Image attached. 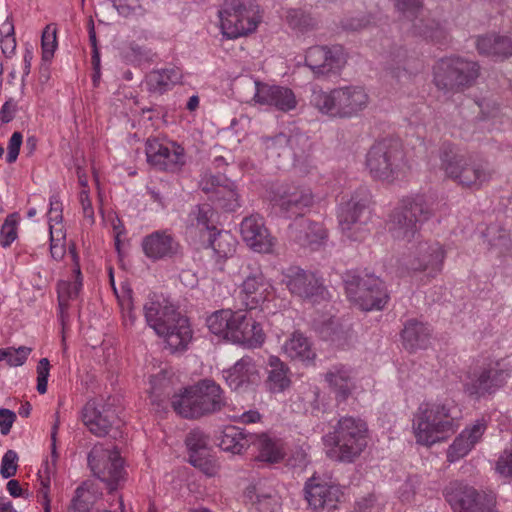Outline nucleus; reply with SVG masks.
<instances>
[{"instance_id":"24","label":"nucleus","mask_w":512,"mask_h":512,"mask_svg":"<svg viewBox=\"0 0 512 512\" xmlns=\"http://www.w3.org/2000/svg\"><path fill=\"white\" fill-rule=\"evenodd\" d=\"M144 255L152 261L172 258L179 253L180 245L167 230H157L142 239Z\"/></svg>"},{"instance_id":"41","label":"nucleus","mask_w":512,"mask_h":512,"mask_svg":"<svg viewBox=\"0 0 512 512\" xmlns=\"http://www.w3.org/2000/svg\"><path fill=\"white\" fill-rule=\"evenodd\" d=\"M58 429V422H56L52 428L51 438H52V466H50L49 462L46 461L43 469L39 471L38 477L40 481V488L38 490V498L39 502L43 506L44 512H50V475L55 471V462L57 459L56 453V434Z\"/></svg>"},{"instance_id":"5","label":"nucleus","mask_w":512,"mask_h":512,"mask_svg":"<svg viewBox=\"0 0 512 512\" xmlns=\"http://www.w3.org/2000/svg\"><path fill=\"white\" fill-rule=\"evenodd\" d=\"M310 103L331 118L351 119L367 108L369 95L363 86L347 85L329 92L313 90Z\"/></svg>"},{"instance_id":"12","label":"nucleus","mask_w":512,"mask_h":512,"mask_svg":"<svg viewBox=\"0 0 512 512\" xmlns=\"http://www.w3.org/2000/svg\"><path fill=\"white\" fill-rule=\"evenodd\" d=\"M345 289L349 299L364 311L381 310L388 300L383 282L374 275H348Z\"/></svg>"},{"instance_id":"8","label":"nucleus","mask_w":512,"mask_h":512,"mask_svg":"<svg viewBox=\"0 0 512 512\" xmlns=\"http://www.w3.org/2000/svg\"><path fill=\"white\" fill-rule=\"evenodd\" d=\"M510 376L511 368L504 359H488L466 373L464 391L477 399L486 397L504 387Z\"/></svg>"},{"instance_id":"42","label":"nucleus","mask_w":512,"mask_h":512,"mask_svg":"<svg viewBox=\"0 0 512 512\" xmlns=\"http://www.w3.org/2000/svg\"><path fill=\"white\" fill-rule=\"evenodd\" d=\"M267 387L270 392L280 393L291 385L288 366L276 356L268 359Z\"/></svg>"},{"instance_id":"43","label":"nucleus","mask_w":512,"mask_h":512,"mask_svg":"<svg viewBox=\"0 0 512 512\" xmlns=\"http://www.w3.org/2000/svg\"><path fill=\"white\" fill-rule=\"evenodd\" d=\"M251 444L257 448V458L260 461L276 463L284 457L282 442L279 439L270 437L268 434H253Z\"/></svg>"},{"instance_id":"63","label":"nucleus","mask_w":512,"mask_h":512,"mask_svg":"<svg viewBox=\"0 0 512 512\" xmlns=\"http://www.w3.org/2000/svg\"><path fill=\"white\" fill-rule=\"evenodd\" d=\"M22 134L20 132H14L8 143V153L6 160L8 163H14L19 155L20 147L22 144Z\"/></svg>"},{"instance_id":"53","label":"nucleus","mask_w":512,"mask_h":512,"mask_svg":"<svg viewBox=\"0 0 512 512\" xmlns=\"http://www.w3.org/2000/svg\"><path fill=\"white\" fill-rule=\"evenodd\" d=\"M17 218V214H10L1 227L0 243L3 247L10 246L17 238Z\"/></svg>"},{"instance_id":"30","label":"nucleus","mask_w":512,"mask_h":512,"mask_svg":"<svg viewBox=\"0 0 512 512\" xmlns=\"http://www.w3.org/2000/svg\"><path fill=\"white\" fill-rule=\"evenodd\" d=\"M485 430L486 423L483 419L476 420L471 427L464 429L449 446L447 451L448 461L455 462L466 456L482 438Z\"/></svg>"},{"instance_id":"7","label":"nucleus","mask_w":512,"mask_h":512,"mask_svg":"<svg viewBox=\"0 0 512 512\" xmlns=\"http://www.w3.org/2000/svg\"><path fill=\"white\" fill-rule=\"evenodd\" d=\"M226 405L221 387L211 380H202L185 388L171 400L173 410L183 418L195 419L220 411Z\"/></svg>"},{"instance_id":"31","label":"nucleus","mask_w":512,"mask_h":512,"mask_svg":"<svg viewBox=\"0 0 512 512\" xmlns=\"http://www.w3.org/2000/svg\"><path fill=\"white\" fill-rule=\"evenodd\" d=\"M243 314L242 311L220 309L207 317L206 325L211 333L231 342V333L241 324Z\"/></svg>"},{"instance_id":"37","label":"nucleus","mask_w":512,"mask_h":512,"mask_svg":"<svg viewBox=\"0 0 512 512\" xmlns=\"http://www.w3.org/2000/svg\"><path fill=\"white\" fill-rule=\"evenodd\" d=\"M429 327L417 320H408L401 333L403 346L410 352L426 349L430 343Z\"/></svg>"},{"instance_id":"44","label":"nucleus","mask_w":512,"mask_h":512,"mask_svg":"<svg viewBox=\"0 0 512 512\" xmlns=\"http://www.w3.org/2000/svg\"><path fill=\"white\" fill-rule=\"evenodd\" d=\"M268 285L265 283V279L262 274L248 276L242 284V292L246 295L247 305L250 308L263 302L267 297Z\"/></svg>"},{"instance_id":"56","label":"nucleus","mask_w":512,"mask_h":512,"mask_svg":"<svg viewBox=\"0 0 512 512\" xmlns=\"http://www.w3.org/2000/svg\"><path fill=\"white\" fill-rule=\"evenodd\" d=\"M5 351L8 352V355L4 359L6 360L7 364L11 367H18L22 366L26 362L32 349L26 346H20L17 349L8 347L5 348Z\"/></svg>"},{"instance_id":"60","label":"nucleus","mask_w":512,"mask_h":512,"mask_svg":"<svg viewBox=\"0 0 512 512\" xmlns=\"http://www.w3.org/2000/svg\"><path fill=\"white\" fill-rule=\"evenodd\" d=\"M50 209L48 211V223L49 228L53 223L60 224L62 222V202L58 194H54L50 197Z\"/></svg>"},{"instance_id":"10","label":"nucleus","mask_w":512,"mask_h":512,"mask_svg":"<svg viewBox=\"0 0 512 512\" xmlns=\"http://www.w3.org/2000/svg\"><path fill=\"white\" fill-rule=\"evenodd\" d=\"M479 70L475 61L460 57L444 58L433 68V82L444 92H459L475 83Z\"/></svg>"},{"instance_id":"57","label":"nucleus","mask_w":512,"mask_h":512,"mask_svg":"<svg viewBox=\"0 0 512 512\" xmlns=\"http://www.w3.org/2000/svg\"><path fill=\"white\" fill-rule=\"evenodd\" d=\"M119 305L121 308L123 324L125 327L134 326L137 316L134 313L131 292L128 291L127 295L119 298Z\"/></svg>"},{"instance_id":"62","label":"nucleus","mask_w":512,"mask_h":512,"mask_svg":"<svg viewBox=\"0 0 512 512\" xmlns=\"http://www.w3.org/2000/svg\"><path fill=\"white\" fill-rule=\"evenodd\" d=\"M496 471L502 477H512V448L503 451L496 463Z\"/></svg>"},{"instance_id":"46","label":"nucleus","mask_w":512,"mask_h":512,"mask_svg":"<svg viewBox=\"0 0 512 512\" xmlns=\"http://www.w3.org/2000/svg\"><path fill=\"white\" fill-rule=\"evenodd\" d=\"M214 216L215 211L209 204L198 205L189 214L190 225L199 231H214Z\"/></svg>"},{"instance_id":"39","label":"nucleus","mask_w":512,"mask_h":512,"mask_svg":"<svg viewBox=\"0 0 512 512\" xmlns=\"http://www.w3.org/2000/svg\"><path fill=\"white\" fill-rule=\"evenodd\" d=\"M282 350L290 359L303 363H312L316 357L310 340L300 332H294L291 337L285 341Z\"/></svg>"},{"instance_id":"52","label":"nucleus","mask_w":512,"mask_h":512,"mask_svg":"<svg viewBox=\"0 0 512 512\" xmlns=\"http://www.w3.org/2000/svg\"><path fill=\"white\" fill-rule=\"evenodd\" d=\"M42 61L49 62L57 47L56 28L47 25L42 33Z\"/></svg>"},{"instance_id":"47","label":"nucleus","mask_w":512,"mask_h":512,"mask_svg":"<svg viewBox=\"0 0 512 512\" xmlns=\"http://www.w3.org/2000/svg\"><path fill=\"white\" fill-rule=\"evenodd\" d=\"M484 237L490 248L497 250L499 254L506 253L511 247L510 233L500 225L492 224L488 226L484 232Z\"/></svg>"},{"instance_id":"22","label":"nucleus","mask_w":512,"mask_h":512,"mask_svg":"<svg viewBox=\"0 0 512 512\" xmlns=\"http://www.w3.org/2000/svg\"><path fill=\"white\" fill-rule=\"evenodd\" d=\"M223 377L230 389L238 393L251 390L260 381L258 367L250 356L242 357L231 368L224 370Z\"/></svg>"},{"instance_id":"9","label":"nucleus","mask_w":512,"mask_h":512,"mask_svg":"<svg viewBox=\"0 0 512 512\" xmlns=\"http://www.w3.org/2000/svg\"><path fill=\"white\" fill-rule=\"evenodd\" d=\"M218 14L222 33L230 39L255 31L261 21L259 6L253 0H224Z\"/></svg>"},{"instance_id":"2","label":"nucleus","mask_w":512,"mask_h":512,"mask_svg":"<svg viewBox=\"0 0 512 512\" xmlns=\"http://www.w3.org/2000/svg\"><path fill=\"white\" fill-rule=\"evenodd\" d=\"M439 160L440 168L447 178L462 188L473 191L482 189L496 174V170L487 160L466 157L450 142L441 144Z\"/></svg>"},{"instance_id":"3","label":"nucleus","mask_w":512,"mask_h":512,"mask_svg":"<svg viewBox=\"0 0 512 512\" xmlns=\"http://www.w3.org/2000/svg\"><path fill=\"white\" fill-rule=\"evenodd\" d=\"M368 427L360 418L341 417L332 432L323 437L327 456L335 461L351 463L367 446Z\"/></svg>"},{"instance_id":"51","label":"nucleus","mask_w":512,"mask_h":512,"mask_svg":"<svg viewBox=\"0 0 512 512\" xmlns=\"http://www.w3.org/2000/svg\"><path fill=\"white\" fill-rule=\"evenodd\" d=\"M185 443L190 452L189 458L193 455H204L208 453V436L199 429H194L189 432Z\"/></svg>"},{"instance_id":"29","label":"nucleus","mask_w":512,"mask_h":512,"mask_svg":"<svg viewBox=\"0 0 512 512\" xmlns=\"http://www.w3.org/2000/svg\"><path fill=\"white\" fill-rule=\"evenodd\" d=\"M82 418L91 433L98 437H103L108 434L112 427L115 415L112 409L105 408L103 405L92 400L88 401L84 406Z\"/></svg>"},{"instance_id":"33","label":"nucleus","mask_w":512,"mask_h":512,"mask_svg":"<svg viewBox=\"0 0 512 512\" xmlns=\"http://www.w3.org/2000/svg\"><path fill=\"white\" fill-rule=\"evenodd\" d=\"M291 237L301 246L314 249L320 246L327 238V232L321 223L306 219L290 226Z\"/></svg>"},{"instance_id":"4","label":"nucleus","mask_w":512,"mask_h":512,"mask_svg":"<svg viewBox=\"0 0 512 512\" xmlns=\"http://www.w3.org/2000/svg\"><path fill=\"white\" fill-rule=\"evenodd\" d=\"M435 199L419 193L404 197L393 210L389 220V232L399 241L410 242L419 234L421 225L435 212Z\"/></svg>"},{"instance_id":"35","label":"nucleus","mask_w":512,"mask_h":512,"mask_svg":"<svg viewBox=\"0 0 512 512\" xmlns=\"http://www.w3.org/2000/svg\"><path fill=\"white\" fill-rule=\"evenodd\" d=\"M325 382L338 402L346 401L355 388L351 370L344 365H335L324 375Z\"/></svg>"},{"instance_id":"48","label":"nucleus","mask_w":512,"mask_h":512,"mask_svg":"<svg viewBox=\"0 0 512 512\" xmlns=\"http://www.w3.org/2000/svg\"><path fill=\"white\" fill-rule=\"evenodd\" d=\"M95 494L90 487L83 483L75 490L68 512H89L95 503Z\"/></svg>"},{"instance_id":"40","label":"nucleus","mask_w":512,"mask_h":512,"mask_svg":"<svg viewBox=\"0 0 512 512\" xmlns=\"http://www.w3.org/2000/svg\"><path fill=\"white\" fill-rule=\"evenodd\" d=\"M253 441V434L235 426L226 427L220 436L219 447L232 454H241Z\"/></svg>"},{"instance_id":"59","label":"nucleus","mask_w":512,"mask_h":512,"mask_svg":"<svg viewBox=\"0 0 512 512\" xmlns=\"http://www.w3.org/2000/svg\"><path fill=\"white\" fill-rule=\"evenodd\" d=\"M50 363L47 358H42L37 365V391L40 394L47 392Z\"/></svg>"},{"instance_id":"61","label":"nucleus","mask_w":512,"mask_h":512,"mask_svg":"<svg viewBox=\"0 0 512 512\" xmlns=\"http://www.w3.org/2000/svg\"><path fill=\"white\" fill-rule=\"evenodd\" d=\"M88 33H89V41L92 46V65L96 72L95 76H99L100 71V53L97 47V38L94 27L93 19H90L88 22Z\"/></svg>"},{"instance_id":"27","label":"nucleus","mask_w":512,"mask_h":512,"mask_svg":"<svg viewBox=\"0 0 512 512\" xmlns=\"http://www.w3.org/2000/svg\"><path fill=\"white\" fill-rule=\"evenodd\" d=\"M203 191L211 194V199L226 211H235L240 206L234 183L221 175L207 177Z\"/></svg>"},{"instance_id":"50","label":"nucleus","mask_w":512,"mask_h":512,"mask_svg":"<svg viewBox=\"0 0 512 512\" xmlns=\"http://www.w3.org/2000/svg\"><path fill=\"white\" fill-rule=\"evenodd\" d=\"M387 69L392 77L397 79L406 76L409 69L407 51L403 48H399L395 52H392Z\"/></svg>"},{"instance_id":"26","label":"nucleus","mask_w":512,"mask_h":512,"mask_svg":"<svg viewBox=\"0 0 512 512\" xmlns=\"http://www.w3.org/2000/svg\"><path fill=\"white\" fill-rule=\"evenodd\" d=\"M255 84L256 92L254 94V100L256 103L273 106L283 112H288L296 108L297 100L291 89L260 82H256Z\"/></svg>"},{"instance_id":"19","label":"nucleus","mask_w":512,"mask_h":512,"mask_svg":"<svg viewBox=\"0 0 512 512\" xmlns=\"http://www.w3.org/2000/svg\"><path fill=\"white\" fill-rule=\"evenodd\" d=\"M345 64L341 47L315 45L307 49L305 65L312 71L315 78L337 74Z\"/></svg>"},{"instance_id":"25","label":"nucleus","mask_w":512,"mask_h":512,"mask_svg":"<svg viewBox=\"0 0 512 512\" xmlns=\"http://www.w3.org/2000/svg\"><path fill=\"white\" fill-rule=\"evenodd\" d=\"M177 309L161 296H150L143 306L145 320L156 334L167 333L166 325L175 321Z\"/></svg>"},{"instance_id":"38","label":"nucleus","mask_w":512,"mask_h":512,"mask_svg":"<svg viewBox=\"0 0 512 512\" xmlns=\"http://www.w3.org/2000/svg\"><path fill=\"white\" fill-rule=\"evenodd\" d=\"M181 78L182 73L180 69L171 67L149 72L146 75L145 84L150 93L162 95L179 83Z\"/></svg>"},{"instance_id":"13","label":"nucleus","mask_w":512,"mask_h":512,"mask_svg":"<svg viewBox=\"0 0 512 512\" xmlns=\"http://www.w3.org/2000/svg\"><path fill=\"white\" fill-rule=\"evenodd\" d=\"M88 465L93 475L106 483L110 491L124 479L123 459L114 446L95 444L88 454Z\"/></svg>"},{"instance_id":"11","label":"nucleus","mask_w":512,"mask_h":512,"mask_svg":"<svg viewBox=\"0 0 512 512\" xmlns=\"http://www.w3.org/2000/svg\"><path fill=\"white\" fill-rule=\"evenodd\" d=\"M445 257L439 242L420 241L411 248L403 265L411 275H420V281L426 284L442 272Z\"/></svg>"},{"instance_id":"14","label":"nucleus","mask_w":512,"mask_h":512,"mask_svg":"<svg viewBox=\"0 0 512 512\" xmlns=\"http://www.w3.org/2000/svg\"><path fill=\"white\" fill-rule=\"evenodd\" d=\"M371 212L365 200L351 198L341 205L338 213L339 228L344 237L351 241H363L370 233L368 223Z\"/></svg>"},{"instance_id":"32","label":"nucleus","mask_w":512,"mask_h":512,"mask_svg":"<svg viewBox=\"0 0 512 512\" xmlns=\"http://www.w3.org/2000/svg\"><path fill=\"white\" fill-rule=\"evenodd\" d=\"M231 336L232 343L240 344L247 348L261 347L266 338L261 324L246 312H244L241 318V324L237 325Z\"/></svg>"},{"instance_id":"34","label":"nucleus","mask_w":512,"mask_h":512,"mask_svg":"<svg viewBox=\"0 0 512 512\" xmlns=\"http://www.w3.org/2000/svg\"><path fill=\"white\" fill-rule=\"evenodd\" d=\"M175 321L166 325L167 333L157 334L163 337L171 352L185 350L192 339L189 321L176 311Z\"/></svg>"},{"instance_id":"21","label":"nucleus","mask_w":512,"mask_h":512,"mask_svg":"<svg viewBox=\"0 0 512 512\" xmlns=\"http://www.w3.org/2000/svg\"><path fill=\"white\" fill-rule=\"evenodd\" d=\"M243 241L258 253H272L276 239L265 226L263 217L258 214L245 217L240 224Z\"/></svg>"},{"instance_id":"45","label":"nucleus","mask_w":512,"mask_h":512,"mask_svg":"<svg viewBox=\"0 0 512 512\" xmlns=\"http://www.w3.org/2000/svg\"><path fill=\"white\" fill-rule=\"evenodd\" d=\"M209 243L215 255L221 260L232 257L236 251L237 240L228 231L214 233L210 237Z\"/></svg>"},{"instance_id":"36","label":"nucleus","mask_w":512,"mask_h":512,"mask_svg":"<svg viewBox=\"0 0 512 512\" xmlns=\"http://www.w3.org/2000/svg\"><path fill=\"white\" fill-rule=\"evenodd\" d=\"M476 47L481 55L503 61L512 56V37L500 34L481 36L477 39Z\"/></svg>"},{"instance_id":"6","label":"nucleus","mask_w":512,"mask_h":512,"mask_svg":"<svg viewBox=\"0 0 512 512\" xmlns=\"http://www.w3.org/2000/svg\"><path fill=\"white\" fill-rule=\"evenodd\" d=\"M366 167L373 179L393 183L406 177L410 165L401 142L385 138L376 141L366 155Z\"/></svg>"},{"instance_id":"64","label":"nucleus","mask_w":512,"mask_h":512,"mask_svg":"<svg viewBox=\"0 0 512 512\" xmlns=\"http://www.w3.org/2000/svg\"><path fill=\"white\" fill-rule=\"evenodd\" d=\"M79 202L82 207L84 218H86L90 224H93L95 221V217L88 189H82L80 191Z\"/></svg>"},{"instance_id":"49","label":"nucleus","mask_w":512,"mask_h":512,"mask_svg":"<svg viewBox=\"0 0 512 512\" xmlns=\"http://www.w3.org/2000/svg\"><path fill=\"white\" fill-rule=\"evenodd\" d=\"M285 21L293 30L305 32L313 29L316 25L315 20L310 14L302 9L291 8L286 11Z\"/></svg>"},{"instance_id":"28","label":"nucleus","mask_w":512,"mask_h":512,"mask_svg":"<svg viewBox=\"0 0 512 512\" xmlns=\"http://www.w3.org/2000/svg\"><path fill=\"white\" fill-rule=\"evenodd\" d=\"M69 254L73 262L72 276L74 280H62L57 284L58 303L60 309V318L62 322H64L65 318L67 317L69 301L75 299L82 288V274L80 270L79 256L76 252L74 244L69 247Z\"/></svg>"},{"instance_id":"55","label":"nucleus","mask_w":512,"mask_h":512,"mask_svg":"<svg viewBox=\"0 0 512 512\" xmlns=\"http://www.w3.org/2000/svg\"><path fill=\"white\" fill-rule=\"evenodd\" d=\"M65 235L62 229L53 231V225L50 227V253L53 259L59 261L65 255L64 245Z\"/></svg>"},{"instance_id":"1","label":"nucleus","mask_w":512,"mask_h":512,"mask_svg":"<svg viewBox=\"0 0 512 512\" xmlns=\"http://www.w3.org/2000/svg\"><path fill=\"white\" fill-rule=\"evenodd\" d=\"M461 410L452 399L422 402L414 413L412 429L416 442L427 447L446 441L460 426Z\"/></svg>"},{"instance_id":"15","label":"nucleus","mask_w":512,"mask_h":512,"mask_svg":"<svg viewBox=\"0 0 512 512\" xmlns=\"http://www.w3.org/2000/svg\"><path fill=\"white\" fill-rule=\"evenodd\" d=\"M303 496L308 509L313 512H323L337 508L342 491L338 485L332 484L318 475H313L304 484Z\"/></svg>"},{"instance_id":"17","label":"nucleus","mask_w":512,"mask_h":512,"mask_svg":"<svg viewBox=\"0 0 512 512\" xmlns=\"http://www.w3.org/2000/svg\"><path fill=\"white\" fill-rule=\"evenodd\" d=\"M454 512H494L496 500L475 488L457 484L446 494Z\"/></svg>"},{"instance_id":"18","label":"nucleus","mask_w":512,"mask_h":512,"mask_svg":"<svg viewBox=\"0 0 512 512\" xmlns=\"http://www.w3.org/2000/svg\"><path fill=\"white\" fill-rule=\"evenodd\" d=\"M145 152L147 161L159 170L177 172L186 163L184 148L175 142L165 145L156 138H149Z\"/></svg>"},{"instance_id":"23","label":"nucleus","mask_w":512,"mask_h":512,"mask_svg":"<svg viewBox=\"0 0 512 512\" xmlns=\"http://www.w3.org/2000/svg\"><path fill=\"white\" fill-rule=\"evenodd\" d=\"M314 201L311 190L307 187L286 185L280 187L274 197L275 205L289 216H301Z\"/></svg>"},{"instance_id":"54","label":"nucleus","mask_w":512,"mask_h":512,"mask_svg":"<svg viewBox=\"0 0 512 512\" xmlns=\"http://www.w3.org/2000/svg\"><path fill=\"white\" fill-rule=\"evenodd\" d=\"M207 454L193 455L189 458V462L196 468L200 469L205 475L212 477L219 471V465L213 458H208Z\"/></svg>"},{"instance_id":"16","label":"nucleus","mask_w":512,"mask_h":512,"mask_svg":"<svg viewBox=\"0 0 512 512\" xmlns=\"http://www.w3.org/2000/svg\"><path fill=\"white\" fill-rule=\"evenodd\" d=\"M282 281L292 294L313 303L325 299L327 295L322 279L315 273L299 267L288 268L283 274Z\"/></svg>"},{"instance_id":"20","label":"nucleus","mask_w":512,"mask_h":512,"mask_svg":"<svg viewBox=\"0 0 512 512\" xmlns=\"http://www.w3.org/2000/svg\"><path fill=\"white\" fill-rule=\"evenodd\" d=\"M396 9L412 22V30L416 35L440 41L444 37V31L440 24L434 20L420 17L423 8V0H392Z\"/></svg>"},{"instance_id":"58","label":"nucleus","mask_w":512,"mask_h":512,"mask_svg":"<svg viewBox=\"0 0 512 512\" xmlns=\"http://www.w3.org/2000/svg\"><path fill=\"white\" fill-rule=\"evenodd\" d=\"M17 453L13 450H8L1 462L0 473L3 478L8 479L16 474L17 471Z\"/></svg>"}]
</instances>
